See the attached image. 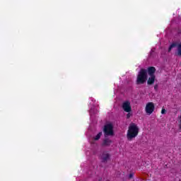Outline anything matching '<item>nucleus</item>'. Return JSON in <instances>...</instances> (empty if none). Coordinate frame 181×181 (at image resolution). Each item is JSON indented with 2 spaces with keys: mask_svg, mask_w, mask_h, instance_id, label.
Instances as JSON below:
<instances>
[{
  "mask_svg": "<svg viewBox=\"0 0 181 181\" xmlns=\"http://www.w3.org/2000/svg\"><path fill=\"white\" fill-rule=\"evenodd\" d=\"M131 117H132V114H131V112H128L127 115V119H129V118H131Z\"/></svg>",
  "mask_w": 181,
  "mask_h": 181,
  "instance_id": "12",
  "label": "nucleus"
},
{
  "mask_svg": "<svg viewBox=\"0 0 181 181\" xmlns=\"http://www.w3.org/2000/svg\"><path fill=\"white\" fill-rule=\"evenodd\" d=\"M103 132L105 134V138H107V136H112L114 135V127L112 124H107L105 125Z\"/></svg>",
  "mask_w": 181,
  "mask_h": 181,
  "instance_id": "3",
  "label": "nucleus"
},
{
  "mask_svg": "<svg viewBox=\"0 0 181 181\" xmlns=\"http://www.w3.org/2000/svg\"><path fill=\"white\" fill-rule=\"evenodd\" d=\"M154 90H158V85L154 86Z\"/></svg>",
  "mask_w": 181,
  "mask_h": 181,
  "instance_id": "15",
  "label": "nucleus"
},
{
  "mask_svg": "<svg viewBox=\"0 0 181 181\" xmlns=\"http://www.w3.org/2000/svg\"><path fill=\"white\" fill-rule=\"evenodd\" d=\"M156 78V76H150V77L148 78V79L147 81L148 86H152V84H154Z\"/></svg>",
  "mask_w": 181,
  "mask_h": 181,
  "instance_id": "9",
  "label": "nucleus"
},
{
  "mask_svg": "<svg viewBox=\"0 0 181 181\" xmlns=\"http://www.w3.org/2000/svg\"><path fill=\"white\" fill-rule=\"evenodd\" d=\"M101 162L103 163H107L110 159H111V154L110 153L105 151L100 156Z\"/></svg>",
  "mask_w": 181,
  "mask_h": 181,
  "instance_id": "6",
  "label": "nucleus"
},
{
  "mask_svg": "<svg viewBox=\"0 0 181 181\" xmlns=\"http://www.w3.org/2000/svg\"><path fill=\"white\" fill-rule=\"evenodd\" d=\"M139 134V127L135 123L130 124L127 130V138L129 141H132L134 138H136Z\"/></svg>",
  "mask_w": 181,
  "mask_h": 181,
  "instance_id": "1",
  "label": "nucleus"
},
{
  "mask_svg": "<svg viewBox=\"0 0 181 181\" xmlns=\"http://www.w3.org/2000/svg\"><path fill=\"white\" fill-rule=\"evenodd\" d=\"M112 144V141L109 138L105 137L102 144L103 146H110Z\"/></svg>",
  "mask_w": 181,
  "mask_h": 181,
  "instance_id": "7",
  "label": "nucleus"
},
{
  "mask_svg": "<svg viewBox=\"0 0 181 181\" xmlns=\"http://www.w3.org/2000/svg\"><path fill=\"white\" fill-rule=\"evenodd\" d=\"M161 114H166V110L162 109L161 110Z\"/></svg>",
  "mask_w": 181,
  "mask_h": 181,
  "instance_id": "14",
  "label": "nucleus"
},
{
  "mask_svg": "<svg viewBox=\"0 0 181 181\" xmlns=\"http://www.w3.org/2000/svg\"><path fill=\"white\" fill-rule=\"evenodd\" d=\"M146 80H148V70L145 69H140L136 81V84H145Z\"/></svg>",
  "mask_w": 181,
  "mask_h": 181,
  "instance_id": "2",
  "label": "nucleus"
},
{
  "mask_svg": "<svg viewBox=\"0 0 181 181\" xmlns=\"http://www.w3.org/2000/svg\"><path fill=\"white\" fill-rule=\"evenodd\" d=\"M122 108L124 111V112H132V107H131V102H129L128 100H127L122 103Z\"/></svg>",
  "mask_w": 181,
  "mask_h": 181,
  "instance_id": "4",
  "label": "nucleus"
},
{
  "mask_svg": "<svg viewBox=\"0 0 181 181\" xmlns=\"http://www.w3.org/2000/svg\"><path fill=\"white\" fill-rule=\"evenodd\" d=\"M156 71V69L154 66H149L148 68V74L149 76H155Z\"/></svg>",
  "mask_w": 181,
  "mask_h": 181,
  "instance_id": "8",
  "label": "nucleus"
},
{
  "mask_svg": "<svg viewBox=\"0 0 181 181\" xmlns=\"http://www.w3.org/2000/svg\"><path fill=\"white\" fill-rule=\"evenodd\" d=\"M133 177H134V174L130 173V174L129 175V179H132Z\"/></svg>",
  "mask_w": 181,
  "mask_h": 181,
  "instance_id": "13",
  "label": "nucleus"
},
{
  "mask_svg": "<svg viewBox=\"0 0 181 181\" xmlns=\"http://www.w3.org/2000/svg\"><path fill=\"white\" fill-rule=\"evenodd\" d=\"M155 111V105L152 102H149L146 105V112L151 115Z\"/></svg>",
  "mask_w": 181,
  "mask_h": 181,
  "instance_id": "5",
  "label": "nucleus"
},
{
  "mask_svg": "<svg viewBox=\"0 0 181 181\" xmlns=\"http://www.w3.org/2000/svg\"><path fill=\"white\" fill-rule=\"evenodd\" d=\"M101 135H103V132H99L94 138V141H98L100 138H101Z\"/></svg>",
  "mask_w": 181,
  "mask_h": 181,
  "instance_id": "10",
  "label": "nucleus"
},
{
  "mask_svg": "<svg viewBox=\"0 0 181 181\" xmlns=\"http://www.w3.org/2000/svg\"><path fill=\"white\" fill-rule=\"evenodd\" d=\"M177 45L175 42H173L172 45H170L168 48V52H170L173 47H176Z\"/></svg>",
  "mask_w": 181,
  "mask_h": 181,
  "instance_id": "11",
  "label": "nucleus"
}]
</instances>
